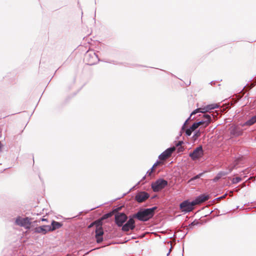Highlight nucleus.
<instances>
[{
	"label": "nucleus",
	"mask_w": 256,
	"mask_h": 256,
	"mask_svg": "<svg viewBox=\"0 0 256 256\" xmlns=\"http://www.w3.org/2000/svg\"><path fill=\"white\" fill-rule=\"evenodd\" d=\"M156 208V207H153L140 210L134 216L133 218L142 222L148 221L154 216Z\"/></svg>",
	"instance_id": "obj_1"
},
{
	"label": "nucleus",
	"mask_w": 256,
	"mask_h": 256,
	"mask_svg": "<svg viewBox=\"0 0 256 256\" xmlns=\"http://www.w3.org/2000/svg\"><path fill=\"white\" fill-rule=\"evenodd\" d=\"M168 185V182L164 179H158L152 184V188L154 192H158Z\"/></svg>",
	"instance_id": "obj_2"
},
{
	"label": "nucleus",
	"mask_w": 256,
	"mask_h": 256,
	"mask_svg": "<svg viewBox=\"0 0 256 256\" xmlns=\"http://www.w3.org/2000/svg\"><path fill=\"white\" fill-rule=\"evenodd\" d=\"M196 205L194 201L191 202L188 200H184L180 204V208L182 212H190L194 209V206Z\"/></svg>",
	"instance_id": "obj_3"
},
{
	"label": "nucleus",
	"mask_w": 256,
	"mask_h": 256,
	"mask_svg": "<svg viewBox=\"0 0 256 256\" xmlns=\"http://www.w3.org/2000/svg\"><path fill=\"white\" fill-rule=\"evenodd\" d=\"M218 107V106L217 104H208L204 108H200L195 110L192 112L190 116H192L193 114H195L199 112L204 113L206 112H208L210 110H214Z\"/></svg>",
	"instance_id": "obj_4"
},
{
	"label": "nucleus",
	"mask_w": 256,
	"mask_h": 256,
	"mask_svg": "<svg viewBox=\"0 0 256 256\" xmlns=\"http://www.w3.org/2000/svg\"><path fill=\"white\" fill-rule=\"evenodd\" d=\"M229 132L232 137H238L242 134V129L235 125L232 126L228 129Z\"/></svg>",
	"instance_id": "obj_5"
},
{
	"label": "nucleus",
	"mask_w": 256,
	"mask_h": 256,
	"mask_svg": "<svg viewBox=\"0 0 256 256\" xmlns=\"http://www.w3.org/2000/svg\"><path fill=\"white\" fill-rule=\"evenodd\" d=\"M94 224L96 225V238L97 242L99 243L102 241L104 232L102 226L99 223L96 222L92 224V225Z\"/></svg>",
	"instance_id": "obj_6"
},
{
	"label": "nucleus",
	"mask_w": 256,
	"mask_h": 256,
	"mask_svg": "<svg viewBox=\"0 0 256 256\" xmlns=\"http://www.w3.org/2000/svg\"><path fill=\"white\" fill-rule=\"evenodd\" d=\"M203 154L202 148V146L197 147L194 150L193 152H190L189 154L190 156L193 160H196L200 158Z\"/></svg>",
	"instance_id": "obj_7"
},
{
	"label": "nucleus",
	"mask_w": 256,
	"mask_h": 256,
	"mask_svg": "<svg viewBox=\"0 0 256 256\" xmlns=\"http://www.w3.org/2000/svg\"><path fill=\"white\" fill-rule=\"evenodd\" d=\"M127 219V216L124 213H118L115 216L116 222L118 226H122Z\"/></svg>",
	"instance_id": "obj_8"
},
{
	"label": "nucleus",
	"mask_w": 256,
	"mask_h": 256,
	"mask_svg": "<svg viewBox=\"0 0 256 256\" xmlns=\"http://www.w3.org/2000/svg\"><path fill=\"white\" fill-rule=\"evenodd\" d=\"M150 196V194L145 192H140L136 195L135 200L138 202H142L147 200Z\"/></svg>",
	"instance_id": "obj_9"
},
{
	"label": "nucleus",
	"mask_w": 256,
	"mask_h": 256,
	"mask_svg": "<svg viewBox=\"0 0 256 256\" xmlns=\"http://www.w3.org/2000/svg\"><path fill=\"white\" fill-rule=\"evenodd\" d=\"M16 222L17 224L24 226L26 228H29L30 224V220L27 218H18L16 220Z\"/></svg>",
	"instance_id": "obj_10"
},
{
	"label": "nucleus",
	"mask_w": 256,
	"mask_h": 256,
	"mask_svg": "<svg viewBox=\"0 0 256 256\" xmlns=\"http://www.w3.org/2000/svg\"><path fill=\"white\" fill-rule=\"evenodd\" d=\"M175 149L176 148L174 147H172L167 148L165 151H164L159 156V159L160 160H166L172 154V152L175 150Z\"/></svg>",
	"instance_id": "obj_11"
},
{
	"label": "nucleus",
	"mask_w": 256,
	"mask_h": 256,
	"mask_svg": "<svg viewBox=\"0 0 256 256\" xmlns=\"http://www.w3.org/2000/svg\"><path fill=\"white\" fill-rule=\"evenodd\" d=\"M202 118V120L198 122H200V126L204 128L210 124L212 119L210 116L208 114H204Z\"/></svg>",
	"instance_id": "obj_12"
},
{
	"label": "nucleus",
	"mask_w": 256,
	"mask_h": 256,
	"mask_svg": "<svg viewBox=\"0 0 256 256\" xmlns=\"http://www.w3.org/2000/svg\"><path fill=\"white\" fill-rule=\"evenodd\" d=\"M50 231V226H42L36 228L35 232L38 233L46 234L48 232Z\"/></svg>",
	"instance_id": "obj_13"
},
{
	"label": "nucleus",
	"mask_w": 256,
	"mask_h": 256,
	"mask_svg": "<svg viewBox=\"0 0 256 256\" xmlns=\"http://www.w3.org/2000/svg\"><path fill=\"white\" fill-rule=\"evenodd\" d=\"M208 198L209 196L208 195L201 194L196 197V198L194 201L196 205L208 200Z\"/></svg>",
	"instance_id": "obj_14"
},
{
	"label": "nucleus",
	"mask_w": 256,
	"mask_h": 256,
	"mask_svg": "<svg viewBox=\"0 0 256 256\" xmlns=\"http://www.w3.org/2000/svg\"><path fill=\"white\" fill-rule=\"evenodd\" d=\"M60 226L61 224L59 222L53 221L52 223V226H50V231H52Z\"/></svg>",
	"instance_id": "obj_15"
},
{
	"label": "nucleus",
	"mask_w": 256,
	"mask_h": 256,
	"mask_svg": "<svg viewBox=\"0 0 256 256\" xmlns=\"http://www.w3.org/2000/svg\"><path fill=\"white\" fill-rule=\"evenodd\" d=\"M256 122V117L254 116L250 120H247L243 126H251Z\"/></svg>",
	"instance_id": "obj_16"
},
{
	"label": "nucleus",
	"mask_w": 256,
	"mask_h": 256,
	"mask_svg": "<svg viewBox=\"0 0 256 256\" xmlns=\"http://www.w3.org/2000/svg\"><path fill=\"white\" fill-rule=\"evenodd\" d=\"M134 227V219L129 218V230H133Z\"/></svg>",
	"instance_id": "obj_17"
},
{
	"label": "nucleus",
	"mask_w": 256,
	"mask_h": 256,
	"mask_svg": "<svg viewBox=\"0 0 256 256\" xmlns=\"http://www.w3.org/2000/svg\"><path fill=\"white\" fill-rule=\"evenodd\" d=\"M204 172H201L200 174H198L194 176L193 178H191L188 182V183H190L192 182V181H194V180H196V179H198L199 178L200 176H202L203 174H204Z\"/></svg>",
	"instance_id": "obj_18"
},
{
	"label": "nucleus",
	"mask_w": 256,
	"mask_h": 256,
	"mask_svg": "<svg viewBox=\"0 0 256 256\" xmlns=\"http://www.w3.org/2000/svg\"><path fill=\"white\" fill-rule=\"evenodd\" d=\"M199 126H200V122H194L192 124V125L190 128L192 131H194L196 130Z\"/></svg>",
	"instance_id": "obj_19"
},
{
	"label": "nucleus",
	"mask_w": 256,
	"mask_h": 256,
	"mask_svg": "<svg viewBox=\"0 0 256 256\" xmlns=\"http://www.w3.org/2000/svg\"><path fill=\"white\" fill-rule=\"evenodd\" d=\"M242 180L241 178L240 177H236L232 179V182L234 184H237L240 182Z\"/></svg>",
	"instance_id": "obj_20"
},
{
	"label": "nucleus",
	"mask_w": 256,
	"mask_h": 256,
	"mask_svg": "<svg viewBox=\"0 0 256 256\" xmlns=\"http://www.w3.org/2000/svg\"><path fill=\"white\" fill-rule=\"evenodd\" d=\"M222 176V174L220 173H219L214 179V182H216L218 181Z\"/></svg>",
	"instance_id": "obj_21"
},
{
	"label": "nucleus",
	"mask_w": 256,
	"mask_h": 256,
	"mask_svg": "<svg viewBox=\"0 0 256 256\" xmlns=\"http://www.w3.org/2000/svg\"><path fill=\"white\" fill-rule=\"evenodd\" d=\"M193 131L190 128H188L186 131V134L188 136H190Z\"/></svg>",
	"instance_id": "obj_22"
},
{
	"label": "nucleus",
	"mask_w": 256,
	"mask_h": 256,
	"mask_svg": "<svg viewBox=\"0 0 256 256\" xmlns=\"http://www.w3.org/2000/svg\"><path fill=\"white\" fill-rule=\"evenodd\" d=\"M122 229L124 231H128V222L124 226Z\"/></svg>",
	"instance_id": "obj_23"
},
{
	"label": "nucleus",
	"mask_w": 256,
	"mask_h": 256,
	"mask_svg": "<svg viewBox=\"0 0 256 256\" xmlns=\"http://www.w3.org/2000/svg\"><path fill=\"white\" fill-rule=\"evenodd\" d=\"M200 135V131H198L196 132V134H194V137L195 138H197L198 137H199Z\"/></svg>",
	"instance_id": "obj_24"
},
{
	"label": "nucleus",
	"mask_w": 256,
	"mask_h": 256,
	"mask_svg": "<svg viewBox=\"0 0 256 256\" xmlns=\"http://www.w3.org/2000/svg\"><path fill=\"white\" fill-rule=\"evenodd\" d=\"M191 116H190V118H188L186 120V122H184V125H183V126H182V129H184L185 126L186 125V123L188 122V120L190 118Z\"/></svg>",
	"instance_id": "obj_25"
},
{
	"label": "nucleus",
	"mask_w": 256,
	"mask_h": 256,
	"mask_svg": "<svg viewBox=\"0 0 256 256\" xmlns=\"http://www.w3.org/2000/svg\"><path fill=\"white\" fill-rule=\"evenodd\" d=\"M153 170V168H152L149 170L148 171L147 174L150 176L151 173L152 172Z\"/></svg>",
	"instance_id": "obj_26"
},
{
	"label": "nucleus",
	"mask_w": 256,
	"mask_h": 256,
	"mask_svg": "<svg viewBox=\"0 0 256 256\" xmlns=\"http://www.w3.org/2000/svg\"><path fill=\"white\" fill-rule=\"evenodd\" d=\"M182 141H179L176 144V146H181V144H182Z\"/></svg>",
	"instance_id": "obj_27"
},
{
	"label": "nucleus",
	"mask_w": 256,
	"mask_h": 256,
	"mask_svg": "<svg viewBox=\"0 0 256 256\" xmlns=\"http://www.w3.org/2000/svg\"><path fill=\"white\" fill-rule=\"evenodd\" d=\"M158 162H157L156 163H155V164L153 165V166H152V168H154V166H156L158 165Z\"/></svg>",
	"instance_id": "obj_28"
},
{
	"label": "nucleus",
	"mask_w": 256,
	"mask_h": 256,
	"mask_svg": "<svg viewBox=\"0 0 256 256\" xmlns=\"http://www.w3.org/2000/svg\"><path fill=\"white\" fill-rule=\"evenodd\" d=\"M170 250H171V249H170V250H169L167 254V256H168L169 255V254H170Z\"/></svg>",
	"instance_id": "obj_29"
},
{
	"label": "nucleus",
	"mask_w": 256,
	"mask_h": 256,
	"mask_svg": "<svg viewBox=\"0 0 256 256\" xmlns=\"http://www.w3.org/2000/svg\"><path fill=\"white\" fill-rule=\"evenodd\" d=\"M109 215H110L109 214H106V215L105 216H106V218H107V217H108V216H109Z\"/></svg>",
	"instance_id": "obj_30"
},
{
	"label": "nucleus",
	"mask_w": 256,
	"mask_h": 256,
	"mask_svg": "<svg viewBox=\"0 0 256 256\" xmlns=\"http://www.w3.org/2000/svg\"><path fill=\"white\" fill-rule=\"evenodd\" d=\"M42 221H44V220H46V219L42 218Z\"/></svg>",
	"instance_id": "obj_31"
},
{
	"label": "nucleus",
	"mask_w": 256,
	"mask_h": 256,
	"mask_svg": "<svg viewBox=\"0 0 256 256\" xmlns=\"http://www.w3.org/2000/svg\"><path fill=\"white\" fill-rule=\"evenodd\" d=\"M191 224H192V225L194 224V222H192V223Z\"/></svg>",
	"instance_id": "obj_32"
},
{
	"label": "nucleus",
	"mask_w": 256,
	"mask_h": 256,
	"mask_svg": "<svg viewBox=\"0 0 256 256\" xmlns=\"http://www.w3.org/2000/svg\"><path fill=\"white\" fill-rule=\"evenodd\" d=\"M255 116H256V115Z\"/></svg>",
	"instance_id": "obj_33"
}]
</instances>
